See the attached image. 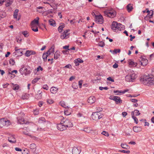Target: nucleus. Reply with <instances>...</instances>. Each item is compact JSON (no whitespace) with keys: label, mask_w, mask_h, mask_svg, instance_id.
Segmentation results:
<instances>
[{"label":"nucleus","mask_w":154,"mask_h":154,"mask_svg":"<svg viewBox=\"0 0 154 154\" xmlns=\"http://www.w3.org/2000/svg\"><path fill=\"white\" fill-rule=\"evenodd\" d=\"M118 65L116 63H115L113 65V67L114 68H116L118 67Z\"/></svg>","instance_id":"nucleus-63"},{"label":"nucleus","mask_w":154,"mask_h":154,"mask_svg":"<svg viewBox=\"0 0 154 154\" xmlns=\"http://www.w3.org/2000/svg\"><path fill=\"white\" fill-rule=\"evenodd\" d=\"M105 45L104 42L102 41L98 43V45L101 47H103Z\"/></svg>","instance_id":"nucleus-49"},{"label":"nucleus","mask_w":154,"mask_h":154,"mask_svg":"<svg viewBox=\"0 0 154 154\" xmlns=\"http://www.w3.org/2000/svg\"><path fill=\"white\" fill-rule=\"evenodd\" d=\"M18 123L20 124H28L29 122L28 121H26L23 118L18 117L17 118Z\"/></svg>","instance_id":"nucleus-12"},{"label":"nucleus","mask_w":154,"mask_h":154,"mask_svg":"<svg viewBox=\"0 0 154 154\" xmlns=\"http://www.w3.org/2000/svg\"><path fill=\"white\" fill-rule=\"evenodd\" d=\"M36 146L34 143H32L30 145L29 148L32 151H35L36 150Z\"/></svg>","instance_id":"nucleus-30"},{"label":"nucleus","mask_w":154,"mask_h":154,"mask_svg":"<svg viewBox=\"0 0 154 154\" xmlns=\"http://www.w3.org/2000/svg\"><path fill=\"white\" fill-rule=\"evenodd\" d=\"M120 51V50L119 49H115L113 51V52L115 54H117V53H119Z\"/></svg>","instance_id":"nucleus-52"},{"label":"nucleus","mask_w":154,"mask_h":154,"mask_svg":"<svg viewBox=\"0 0 154 154\" xmlns=\"http://www.w3.org/2000/svg\"><path fill=\"white\" fill-rule=\"evenodd\" d=\"M40 79V78H35L32 81V84H34L36 83L37 82H38L39 79Z\"/></svg>","instance_id":"nucleus-50"},{"label":"nucleus","mask_w":154,"mask_h":154,"mask_svg":"<svg viewBox=\"0 0 154 154\" xmlns=\"http://www.w3.org/2000/svg\"><path fill=\"white\" fill-rule=\"evenodd\" d=\"M58 89L55 87H53L51 88L50 90L51 92L53 94H55L57 91Z\"/></svg>","instance_id":"nucleus-29"},{"label":"nucleus","mask_w":154,"mask_h":154,"mask_svg":"<svg viewBox=\"0 0 154 154\" xmlns=\"http://www.w3.org/2000/svg\"><path fill=\"white\" fill-rule=\"evenodd\" d=\"M64 124V125L65 126V127L66 128L72 127L73 126V124L72 122L71 121L70 119H67L65 121L62 120L61 121Z\"/></svg>","instance_id":"nucleus-6"},{"label":"nucleus","mask_w":154,"mask_h":154,"mask_svg":"<svg viewBox=\"0 0 154 154\" xmlns=\"http://www.w3.org/2000/svg\"><path fill=\"white\" fill-rule=\"evenodd\" d=\"M104 13L106 15L110 18L114 17L116 15V12L114 10L106 11Z\"/></svg>","instance_id":"nucleus-5"},{"label":"nucleus","mask_w":154,"mask_h":154,"mask_svg":"<svg viewBox=\"0 0 154 154\" xmlns=\"http://www.w3.org/2000/svg\"><path fill=\"white\" fill-rule=\"evenodd\" d=\"M48 11H46L43 14V15L44 17H43V20L45 22H47V20L46 19L47 17H48Z\"/></svg>","instance_id":"nucleus-23"},{"label":"nucleus","mask_w":154,"mask_h":154,"mask_svg":"<svg viewBox=\"0 0 154 154\" xmlns=\"http://www.w3.org/2000/svg\"><path fill=\"white\" fill-rule=\"evenodd\" d=\"M41 70L42 71L43 70V68L41 67V66H39L37 68V72L39 71V70Z\"/></svg>","instance_id":"nucleus-55"},{"label":"nucleus","mask_w":154,"mask_h":154,"mask_svg":"<svg viewBox=\"0 0 154 154\" xmlns=\"http://www.w3.org/2000/svg\"><path fill=\"white\" fill-rule=\"evenodd\" d=\"M15 53L18 56H20L23 54V51L22 49H17V47H15Z\"/></svg>","instance_id":"nucleus-13"},{"label":"nucleus","mask_w":154,"mask_h":154,"mask_svg":"<svg viewBox=\"0 0 154 154\" xmlns=\"http://www.w3.org/2000/svg\"><path fill=\"white\" fill-rule=\"evenodd\" d=\"M131 115L132 116V118L133 119L134 121V122L136 124H137L138 123V120L137 118L135 116H134V111H132L131 113Z\"/></svg>","instance_id":"nucleus-31"},{"label":"nucleus","mask_w":154,"mask_h":154,"mask_svg":"<svg viewBox=\"0 0 154 154\" xmlns=\"http://www.w3.org/2000/svg\"><path fill=\"white\" fill-rule=\"evenodd\" d=\"M69 45H66L63 47V49H67L68 50H69Z\"/></svg>","instance_id":"nucleus-60"},{"label":"nucleus","mask_w":154,"mask_h":154,"mask_svg":"<svg viewBox=\"0 0 154 154\" xmlns=\"http://www.w3.org/2000/svg\"><path fill=\"white\" fill-rule=\"evenodd\" d=\"M29 136L32 139H33V140H35L38 141L39 140V139L38 137H36L34 136V135H29Z\"/></svg>","instance_id":"nucleus-43"},{"label":"nucleus","mask_w":154,"mask_h":154,"mask_svg":"<svg viewBox=\"0 0 154 154\" xmlns=\"http://www.w3.org/2000/svg\"><path fill=\"white\" fill-rule=\"evenodd\" d=\"M57 127L58 130L62 131L65 130L66 129L65 126L64 125L63 123L61 122L60 123L57 124Z\"/></svg>","instance_id":"nucleus-11"},{"label":"nucleus","mask_w":154,"mask_h":154,"mask_svg":"<svg viewBox=\"0 0 154 154\" xmlns=\"http://www.w3.org/2000/svg\"><path fill=\"white\" fill-rule=\"evenodd\" d=\"M83 60L80 58L74 60V63L76 64L75 65L76 66L79 65V63H83Z\"/></svg>","instance_id":"nucleus-25"},{"label":"nucleus","mask_w":154,"mask_h":154,"mask_svg":"<svg viewBox=\"0 0 154 154\" xmlns=\"http://www.w3.org/2000/svg\"><path fill=\"white\" fill-rule=\"evenodd\" d=\"M148 60L145 58H143L140 61V64L143 66H146L148 63Z\"/></svg>","instance_id":"nucleus-19"},{"label":"nucleus","mask_w":154,"mask_h":154,"mask_svg":"<svg viewBox=\"0 0 154 154\" xmlns=\"http://www.w3.org/2000/svg\"><path fill=\"white\" fill-rule=\"evenodd\" d=\"M9 63L11 65L13 66L14 65L15 62L13 58H11L9 61Z\"/></svg>","instance_id":"nucleus-41"},{"label":"nucleus","mask_w":154,"mask_h":154,"mask_svg":"<svg viewBox=\"0 0 154 154\" xmlns=\"http://www.w3.org/2000/svg\"><path fill=\"white\" fill-rule=\"evenodd\" d=\"M119 151L121 152L126 153L127 154H129L130 152V151L129 150L126 151L124 150H119Z\"/></svg>","instance_id":"nucleus-46"},{"label":"nucleus","mask_w":154,"mask_h":154,"mask_svg":"<svg viewBox=\"0 0 154 154\" xmlns=\"http://www.w3.org/2000/svg\"><path fill=\"white\" fill-rule=\"evenodd\" d=\"M49 23L50 25L54 27L56 25L55 21L53 19H51L49 20Z\"/></svg>","instance_id":"nucleus-24"},{"label":"nucleus","mask_w":154,"mask_h":154,"mask_svg":"<svg viewBox=\"0 0 154 154\" xmlns=\"http://www.w3.org/2000/svg\"><path fill=\"white\" fill-rule=\"evenodd\" d=\"M99 89L100 90H102L103 89L107 90L108 89V88L107 87H100L99 88Z\"/></svg>","instance_id":"nucleus-53"},{"label":"nucleus","mask_w":154,"mask_h":154,"mask_svg":"<svg viewBox=\"0 0 154 154\" xmlns=\"http://www.w3.org/2000/svg\"><path fill=\"white\" fill-rule=\"evenodd\" d=\"M137 77L136 75L134 73L126 75L125 77V80L128 82H134Z\"/></svg>","instance_id":"nucleus-3"},{"label":"nucleus","mask_w":154,"mask_h":154,"mask_svg":"<svg viewBox=\"0 0 154 154\" xmlns=\"http://www.w3.org/2000/svg\"><path fill=\"white\" fill-rule=\"evenodd\" d=\"M5 123L4 119H0V127L2 128L5 126Z\"/></svg>","instance_id":"nucleus-32"},{"label":"nucleus","mask_w":154,"mask_h":154,"mask_svg":"<svg viewBox=\"0 0 154 154\" xmlns=\"http://www.w3.org/2000/svg\"><path fill=\"white\" fill-rule=\"evenodd\" d=\"M82 81L81 80L79 82V88H81L82 87Z\"/></svg>","instance_id":"nucleus-58"},{"label":"nucleus","mask_w":154,"mask_h":154,"mask_svg":"<svg viewBox=\"0 0 154 154\" xmlns=\"http://www.w3.org/2000/svg\"><path fill=\"white\" fill-rule=\"evenodd\" d=\"M8 140L10 143H13L16 142V139L14 135H10L8 137Z\"/></svg>","instance_id":"nucleus-14"},{"label":"nucleus","mask_w":154,"mask_h":154,"mask_svg":"<svg viewBox=\"0 0 154 154\" xmlns=\"http://www.w3.org/2000/svg\"><path fill=\"white\" fill-rule=\"evenodd\" d=\"M134 131L136 132L140 131L141 130V128L139 127H134L133 128Z\"/></svg>","instance_id":"nucleus-35"},{"label":"nucleus","mask_w":154,"mask_h":154,"mask_svg":"<svg viewBox=\"0 0 154 154\" xmlns=\"http://www.w3.org/2000/svg\"><path fill=\"white\" fill-rule=\"evenodd\" d=\"M5 126H8L10 125L11 123H10V121L8 120H5Z\"/></svg>","instance_id":"nucleus-51"},{"label":"nucleus","mask_w":154,"mask_h":154,"mask_svg":"<svg viewBox=\"0 0 154 154\" xmlns=\"http://www.w3.org/2000/svg\"><path fill=\"white\" fill-rule=\"evenodd\" d=\"M128 91V90L127 89L126 90H125L123 91H118V90H114L113 91L114 93H117L116 94V95H119L121 94H125V92Z\"/></svg>","instance_id":"nucleus-18"},{"label":"nucleus","mask_w":154,"mask_h":154,"mask_svg":"<svg viewBox=\"0 0 154 154\" xmlns=\"http://www.w3.org/2000/svg\"><path fill=\"white\" fill-rule=\"evenodd\" d=\"M42 91H39L38 92V93L35 95V98L37 99H41L42 97Z\"/></svg>","instance_id":"nucleus-21"},{"label":"nucleus","mask_w":154,"mask_h":154,"mask_svg":"<svg viewBox=\"0 0 154 154\" xmlns=\"http://www.w3.org/2000/svg\"><path fill=\"white\" fill-rule=\"evenodd\" d=\"M48 51L46 53H44L42 55V58L44 61H46L47 60V57H48Z\"/></svg>","instance_id":"nucleus-28"},{"label":"nucleus","mask_w":154,"mask_h":154,"mask_svg":"<svg viewBox=\"0 0 154 154\" xmlns=\"http://www.w3.org/2000/svg\"><path fill=\"white\" fill-rule=\"evenodd\" d=\"M23 132L24 135H28L29 134V133L26 130L24 129L23 131Z\"/></svg>","instance_id":"nucleus-57"},{"label":"nucleus","mask_w":154,"mask_h":154,"mask_svg":"<svg viewBox=\"0 0 154 154\" xmlns=\"http://www.w3.org/2000/svg\"><path fill=\"white\" fill-rule=\"evenodd\" d=\"M129 37L131 38L130 39V41H132L133 39H134L135 38V36H133L132 35H131L129 36Z\"/></svg>","instance_id":"nucleus-62"},{"label":"nucleus","mask_w":154,"mask_h":154,"mask_svg":"<svg viewBox=\"0 0 154 154\" xmlns=\"http://www.w3.org/2000/svg\"><path fill=\"white\" fill-rule=\"evenodd\" d=\"M140 82L145 85L149 86L154 85V76L149 77V76L141 77Z\"/></svg>","instance_id":"nucleus-1"},{"label":"nucleus","mask_w":154,"mask_h":154,"mask_svg":"<svg viewBox=\"0 0 154 154\" xmlns=\"http://www.w3.org/2000/svg\"><path fill=\"white\" fill-rule=\"evenodd\" d=\"M121 146L123 149H128L130 148V146L125 143H122L121 144Z\"/></svg>","instance_id":"nucleus-34"},{"label":"nucleus","mask_w":154,"mask_h":154,"mask_svg":"<svg viewBox=\"0 0 154 154\" xmlns=\"http://www.w3.org/2000/svg\"><path fill=\"white\" fill-rule=\"evenodd\" d=\"M42 88L43 89L47 90H48V86L47 85H43Z\"/></svg>","instance_id":"nucleus-54"},{"label":"nucleus","mask_w":154,"mask_h":154,"mask_svg":"<svg viewBox=\"0 0 154 154\" xmlns=\"http://www.w3.org/2000/svg\"><path fill=\"white\" fill-rule=\"evenodd\" d=\"M19 11V10L17 9H16L15 11H14V18L17 19V15H18V13Z\"/></svg>","instance_id":"nucleus-37"},{"label":"nucleus","mask_w":154,"mask_h":154,"mask_svg":"<svg viewBox=\"0 0 154 154\" xmlns=\"http://www.w3.org/2000/svg\"><path fill=\"white\" fill-rule=\"evenodd\" d=\"M59 52L57 51L54 54V58L55 59H57L60 56Z\"/></svg>","instance_id":"nucleus-38"},{"label":"nucleus","mask_w":154,"mask_h":154,"mask_svg":"<svg viewBox=\"0 0 154 154\" xmlns=\"http://www.w3.org/2000/svg\"><path fill=\"white\" fill-rule=\"evenodd\" d=\"M75 77L74 76H71L69 79V81H72L73 79H75Z\"/></svg>","instance_id":"nucleus-64"},{"label":"nucleus","mask_w":154,"mask_h":154,"mask_svg":"<svg viewBox=\"0 0 154 154\" xmlns=\"http://www.w3.org/2000/svg\"><path fill=\"white\" fill-rule=\"evenodd\" d=\"M64 24L63 23V25L59 27L58 29L59 32H62L63 28H64Z\"/></svg>","instance_id":"nucleus-39"},{"label":"nucleus","mask_w":154,"mask_h":154,"mask_svg":"<svg viewBox=\"0 0 154 154\" xmlns=\"http://www.w3.org/2000/svg\"><path fill=\"white\" fill-rule=\"evenodd\" d=\"M59 104L60 105L64 108H66V105L65 104V103L63 101H60Z\"/></svg>","instance_id":"nucleus-45"},{"label":"nucleus","mask_w":154,"mask_h":154,"mask_svg":"<svg viewBox=\"0 0 154 154\" xmlns=\"http://www.w3.org/2000/svg\"><path fill=\"white\" fill-rule=\"evenodd\" d=\"M20 72L22 74H24L25 75L29 74L30 73V71L24 67L20 69Z\"/></svg>","instance_id":"nucleus-10"},{"label":"nucleus","mask_w":154,"mask_h":154,"mask_svg":"<svg viewBox=\"0 0 154 154\" xmlns=\"http://www.w3.org/2000/svg\"><path fill=\"white\" fill-rule=\"evenodd\" d=\"M128 63L131 66H136L137 65V63H134L133 61L131 60H128Z\"/></svg>","instance_id":"nucleus-26"},{"label":"nucleus","mask_w":154,"mask_h":154,"mask_svg":"<svg viewBox=\"0 0 154 154\" xmlns=\"http://www.w3.org/2000/svg\"><path fill=\"white\" fill-rule=\"evenodd\" d=\"M130 100L134 103H136L138 101L137 100L134 99H130Z\"/></svg>","instance_id":"nucleus-61"},{"label":"nucleus","mask_w":154,"mask_h":154,"mask_svg":"<svg viewBox=\"0 0 154 154\" xmlns=\"http://www.w3.org/2000/svg\"><path fill=\"white\" fill-rule=\"evenodd\" d=\"M96 100L94 96L90 97L88 100V102L90 104L94 103Z\"/></svg>","instance_id":"nucleus-17"},{"label":"nucleus","mask_w":154,"mask_h":154,"mask_svg":"<svg viewBox=\"0 0 154 154\" xmlns=\"http://www.w3.org/2000/svg\"><path fill=\"white\" fill-rule=\"evenodd\" d=\"M54 48L55 47L53 45L51 48L49 49V56L51 55H53L54 54Z\"/></svg>","instance_id":"nucleus-20"},{"label":"nucleus","mask_w":154,"mask_h":154,"mask_svg":"<svg viewBox=\"0 0 154 154\" xmlns=\"http://www.w3.org/2000/svg\"><path fill=\"white\" fill-rule=\"evenodd\" d=\"M11 87L15 91L18 90L20 88V86L18 85L13 83L11 84Z\"/></svg>","instance_id":"nucleus-22"},{"label":"nucleus","mask_w":154,"mask_h":154,"mask_svg":"<svg viewBox=\"0 0 154 154\" xmlns=\"http://www.w3.org/2000/svg\"><path fill=\"white\" fill-rule=\"evenodd\" d=\"M38 122L39 123H42L45 122L46 120L44 117H41L38 119Z\"/></svg>","instance_id":"nucleus-33"},{"label":"nucleus","mask_w":154,"mask_h":154,"mask_svg":"<svg viewBox=\"0 0 154 154\" xmlns=\"http://www.w3.org/2000/svg\"><path fill=\"white\" fill-rule=\"evenodd\" d=\"M97 132V133H96L97 134H100L101 133L102 135H109V134L106 131H102L101 132Z\"/></svg>","instance_id":"nucleus-42"},{"label":"nucleus","mask_w":154,"mask_h":154,"mask_svg":"<svg viewBox=\"0 0 154 154\" xmlns=\"http://www.w3.org/2000/svg\"><path fill=\"white\" fill-rule=\"evenodd\" d=\"M22 33L25 37H27L29 35L28 32L27 31H23Z\"/></svg>","instance_id":"nucleus-40"},{"label":"nucleus","mask_w":154,"mask_h":154,"mask_svg":"<svg viewBox=\"0 0 154 154\" xmlns=\"http://www.w3.org/2000/svg\"><path fill=\"white\" fill-rule=\"evenodd\" d=\"M134 112L135 113V114L136 116H139L140 115V114L139 110L137 109L134 110Z\"/></svg>","instance_id":"nucleus-47"},{"label":"nucleus","mask_w":154,"mask_h":154,"mask_svg":"<svg viewBox=\"0 0 154 154\" xmlns=\"http://www.w3.org/2000/svg\"><path fill=\"white\" fill-rule=\"evenodd\" d=\"M70 30L69 29H66L64 31L62 34L60 36V38L63 39H66L69 37V33L68 32Z\"/></svg>","instance_id":"nucleus-9"},{"label":"nucleus","mask_w":154,"mask_h":154,"mask_svg":"<svg viewBox=\"0 0 154 154\" xmlns=\"http://www.w3.org/2000/svg\"><path fill=\"white\" fill-rule=\"evenodd\" d=\"M31 52H32V51H26L25 53L26 56L27 57L31 55Z\"/></svg>","instance_id":"nucleus-44"},{"label":"nucleus","mask_w":154,"mask_h":154,"mask_svg":"<svg viewBox=\"0 0 154 154\" xmlns=\"http://www.w3.org/2000/svg\"><path fill=\"white\" fill-rule=\"evenodd\" d=\"M39 18L37 17L32 21L31 23V25L37 26L39 24Z\"/></svg>","instance_id":"nucleus-16"},{"label":"nucleus","mask_w":154,"mask_h":154,"mask_svg":"<svg viewBox=\"0 0 154 154\" xmlns=\"http://www.w3.org/2000/svg\"><path fill=\"white\" fill-rule=\"evenodd\" d=\"M95 21L97 23L102 24L103 22V19L101 14L95 15Z\"/></svg>","instance_id":"nucleus-8"},{"label":"nucleus","mask_w":154,"mask_h":154,"mask_svg":"<svg viewBox=\"0 0 154 154\" xmlns=\"http://www.w3.org/2000/svg\"><path fill=\"white\" fill-rule=\"evenodd\" d=\"M33 112L35 115H36L38 114L39 111L38 109H35L33 110Z\"/></svg>","instance_id":"nucleus-48"},{"label":"nucleus","mask_w":154,"mask_h":154,"mask_svg":"<svg viewBox=\"0 0 154 154\" xmlns=\"http://www.w3.org/2000/svg\"><path fill=\"white\" fill-rule=\"evenodd\" d=\"M111 29L115 32H116L117 30L121 31L124 29V26L121 23H118L116 21L112 22L111 25Z\"/></svg>","instance_id":"nucleus-2"},{"label":"nucleus","mask_w":154,"mask_h":154,"mask_svg":"<svg viewBox=\"0 0 154 154\" xmlns=\"http://www.w3.org/2000/svg\"><path fill=\"white\" fill-rule=\"evenodd\" d=\"M107 80L108 81H111L112 82H114V80L111 77H109L107 78Z\"/></svg>","instance_id":"nucleus-59"},{"label":"nucleus","mask_w":154,"mask_h":154,"mask_svg":"<svg viewBox=\"0 0 154 154\" xmlns=\"http://www.w3.org/2000/svg\"><path fill=\"white\" fill-rule=\"evenodd\" d=\"M133 9V5L131 4H129L127 6V10L128 12H131Z\"/></svg>","instance_id":"nucleus-27"},{"label":"nucleus","mask_w":154,"mask_h":154,"mask_svg":"<svg viewBox=\"0 0 154 154\" xmlns=\"http://www.w3.org/2000/svg\"><path fill=\"white\" fill-rule=\"evenodd\" d=\"M72 67V66L70 64H68L66 65L64 67V68H71Z\"/></svg>","instance_id":"nucleus-56"},{"label":"nucleus","mask_w":154,"mask_h":154,"mask_svg":"<svg viewBox=\"0 0 154 154\" xmlns=\"http://www.w3.org/2000/svg\"><path fill=\"white\" fill-rule=\"evenodd\" d=\"M78 147H74L72 149V154H79L81 150Z\"/></svg>","instance_id":"nucleus-15"},{"label":"nucleus","mask_w":154,"mask_h":154,"mask_svg":"<svg viewBox=\"0 0 154 154\" xmlns=\"http://www.w3.org/2000/svg\"><path fill=\"white\" fill-rule=\"evenodd\" d=\"M109 99L115 101L116 104L119 103H121L122 102V100H121L120 98L119 97L111 95L109 97Z\"/></svg>","instance_id":"nucleus-7"},{"label":"nucleus","mask_w":154,"mask_h":154,"mask_svg":"<svg viewBox=\"0 0 154 154\" xmlns=\"http://www.w3.org/2000/svg\"><path fill=\"white\" fill-rule=\"evenodd\" d=\"M103 115L100 112H93L91 117L93 120H97L102 118Z\"/></svg>","instance_id":"nucleus-4"},{"label":"nucleus","mask_w":154,"mask_h":154,"mask_svg":"<svg viewBox=\"0 0 154 154\" xmlns=\"http://www.w3.org/2000/svg\"><path fill=\"white\" fill-rule=\"evenodd\" d=\"M32 30L34 32H37L38 31L37 26L31 25Z\"/></svg>","instance_id":"nucleus-36"}]
</instances>
